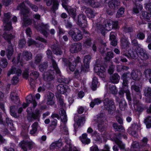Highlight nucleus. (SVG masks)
<instances>
[{"label": "nucleus", "instance_id": "14", "mask_svg": "<svg viewBox=\"0 0 151 151\" xmlns=\"http://www.w3.org/2000/svg\"><path fill=\"white\" fill-rule=\"evenodd\" d=\"M81 44L80 43H75L72 44L70 47V51L73 53H75L81 50Z\"/></svg>", "mask_w": 151, "mask_h": 151}, {"label": "nucleus", "instance_id": "57", "mask_svg": "<svg viewBox=\"0 0 151 151\" xmlns=\"http://www.w3.org/2000/svg\"><path fill=\"white\" fill-rule=\"evenodd\" d=\"M113 53L111 52H109L107 53L106 57L105 58V59L106 61H109L111 58L113 57Z\"/></svg>", "mask_w": 151, "mask_h": 151}, {"label": "nucleus", "instance_id": "61", "mask_svg": "<svg viewBox=\"0 0 151 151\" xmlns=\"http://www.w3.org/2000/svg\"><path fill=\"white\" fill-rule=\"evenodd\" d=\"M113 127L116 130L120 131V130L123 129V128L122 126H119L118 124L116 123H114L113 125Z\"/></svg>", "mask_w": 151, "mask_h": 151}, {"label": "nucleus", "instance_id": "51", "mask_svg": "<svg viewBox=\"0 0 151 151\" xmlns=\"http://www.w3.org/2000/svg\"><path fill=\"white\" fill-rule=\"evenodd\" d=\"M124 9L123 8H120L118 10L116 15V17L117 18L122 17L124 15Z\"/></svg>", "mask_w": 151, "mask_h": 151}, {"label": "nucleus", "instance_id": "5", "mask_svg": "<svg viewBox=\"0 0 151 151\" xmlns=\"http://www.w3.org/2000/svg\"><path fill=\"white\" fill-rule=\"evenodd\" d=\"M68 34L71 36L72 39L75 41H79L83 38L81 32L77 29L74 31L70 30Z\"/></svg>", "mask_w": 151, "mask_h": 151}, {"label": "nucleus", "instance_id": "23", "mask_svg": "<svg viewBox=\"0 0 151 151\" xmlns=\"http://www.w3.org/2000/svg\"><path fill=\"white\" fill-rule=\"evenodd\" d=\"M120 79V76L117 73H114L113 75L111 76L110 78L111 82L113 83H118Z\"/></svg>", "mask_w": 151, "mask_h": 151}, {"label": "nucleus", "instance_id": "18", "mask_svg": "<svg viewBox=\"0 0 151 151\" xmlns=\"http://www.w3.org/2000/svg\"><path fill=\"white\" fill-rule=\"evenodd\" d=\"M131 75L133 79L139 81L140 79V77L142 75V73L140 71L137 70H132Z\"/></svg>", "mask_w": 151, "mask_h": 151}, {"label": "nucleus", "instance_id": "41", "mask_svg": "<svg viewBox=\"0 0 151 151\" xmlns=\"http://www.w3.org/2000/svg\"><path fill=\"white\" fill-rule=\"evenodd\" d=\"M142 6L141 4H136L133 9V12L136 14L138 13L142 10Z\"/></svg>", "mask_w": 151, "mask_h": 151}, {"label": "nucleus", "instance_id": "52", "mask_svg": "<svg viewBox=\"0 0 151 151\" xmlns=\"http://www.w3.org/2000/svg\"><path fill=\"white\" fill-rule=\"evenodd\" d=\"M42 56L41 54H37L35 57V63L36 64H38L41 61Z\"/></svg>", "mask_w": 151, "mask_h": 151}, {"label": "nucleus", "instance_id": "22", "mask_svg": "<svg viewBox=\"0 0 151 151\" xmlns=\"http://www.w3.org/2000/svg\"><path fill=\"white\" fill-rule=\"evenodd\" d=\"M7 58L9 60L11 58V57L14 52V49L12 46L10 44L6 49Z\"/></svg>", "mask_w": 151, "mask_h": 151}, {"label": "nucleus", "instance_id": "35", "mask_svg": "<svg viewBox=\"0 0 151 151\" xmlns=\"http://www.w3.org/2000/svg\"><path fill=\"white\" fill-rule=\"evenodd\" d=\"M62 145V143L61 142L58 141L52 143L50 146L51 149L56 148L58 149Z\"/></svg>", "mask_w": 151, "mask_h": 151}, {"label": "nucleus", "instance_id": "16", "mask_svg": "<svg viewBox=\"0 0 151 151\" xmlns=\"http://www.w3.org/2000/svg\"><path fill=\"white\" fill-rule=\"evenodd\" d=\"M57 89L59 93L64 94L66 92L70 91V89L68 86L60 84L57 87Z\"/></svg>", "mask_w": 151, "mask_h": 151}, {"label": "nucleus", "instance_id": "4", "mask_svg": "<svg viewBox=\"0 0 151 151\" xmlns=\"http://www.w3.org/2000/svg\"><path fill=\"white\" fill-rule=\"evenodd\" d=\"M122 88L119 92V94L122 96L123 95L124 93H126L127 99L129 101H131L130 91L128 89V81L127 80H122Z\"/></svg>", "mask_w": 151, "mask_h": 151}, {"label": "nucleus", "instance_id": "47", "mask_svg": "<svg viewBox=\"0 0 151 151\" xmlns=\"http://www.w3.org/2000/svg\"><path fill=\"white\" fill-rule=\"evenodd\" d=\"M31 116L34 119H38L40 116L39 110H36L35 113H32Z\"/></svg>", "mask_w": 151, "mask_h": 151}, {"label": "nucleus", "instance_id": "28", "mask_svg": "<svg viewBox=\"0 0 151 151\" xmlns=\"http://www.w3.org/2000/svg\"><path fill=\"white\" fill-rule=\"evenodd\" d=\"M87 134L85 133L83 134L80 137V139L83 143L88 144L90 143V139L87 138Z\"/></svg>", "mask_w": 151, "mask_h": 151}, {"label": "nucleus", "instance_id": "6", "mask_svg": "<svg viewBox=\"0 0 151 151\" xmlns=\"http://www.w3.org/2000/svg\"><path fill=\"white\" fill-rule=\"evenodd\" d=\"M4 18L3 20L4 29L6 31H9L12 29L11 23L8 22L9 19L10 17V14L9 13L4 14Z\"/></svg>", "mask_w": 151, "mask_h": 151}, {"label": "nucleus", "instance_id": "15", "mask_svg": "<svg viewBox=\"0 0 151 151\" xmlns=\"http://www.w3.org/2000/svg\"><path fill=\"white\" fill-rule=\"evenodd\" d=\"M104 104L105 108L109 110H113L114 109V105L113 100H110L108 99H105L104 100Z\"/></svg>", "mask_w": 151, "mask_h": 151}, {"label": "nucleus", "instance_id": "7", "mask_svg": "<svg viewBox=\"0 0 151 151\" xmlns=\"http://www.w3.org/2000/svg\"><path fill=\"white\" fill-rule=\"evenodd\" d=\"M95 72L101 78H104L106 74L105 67L100 65H96L94 68Z\"/></svg>", "mask_w": 151, "mask_h": 151}, {"label": "nucleus", "instance_id": "46", "mask_svg": "<svg viewBox=\"0 0 151 151\" xmlns=\"http://www.w3.org/2000/svg\"><path fill=\"white\" fill-rule=\"evenodd\" d=\"M101 100L97 98L95 99L93 101H92L90 104V106L91 107H93L95 105H98L101 103Z\"/></svg>", "mask_w": 151, "mask_h": 151}, {"label": "nucleus", "instance_id": "36", "mask_svg": "<svg viewBox=\"0 0 151 151\" xmlns=\"http://www.w3.org/2000/svg\"><path fill=\"white\" fill-rule=\"evenodd\" d=\"M129 43L126 39L122 38L121 40V46L123 49H125L129 46Z\"/></svg>", "mask_w": 151, "mask_h": 151}, {"label": "nucleus", "instance_id": "29", "mask_svg": "<svg viewBox=\"0 0 151 151\" xmlns=\"http://www.w3.org/2000/svg\"><path fill=\"white\" fill-rule=\"evenodd\" d=\"M114 32H111L110 33L109 38L111 42V44L113 46H116L117 43V40L116 39L114 35Z\"/></svg>", "mask_w": 151, "mask_h": 151}, {"label": "nucleus", "instance_id": "26", "mask_svg": "<svg viewBox=\"0 0 151 151\" xmlns=\"http://www.w3.org/2000/svg\"><path fill=\"white\" fill-rule=\"evenodd\" d=\"M27 103H32L34 106V107H35L37 105V103L34 99H33L32 96V94H30L26 98Z\"/></svg>", "mask_w": 151, "mask_h": 151}, {"label": "nucleus", "instance_id": "63", "mask_svg": "<svg viewBox=\"0 0 151 151\" xmlns=\"http://www.w3.org/2000/svg\"><path fill=\"white\" fill-rule=\"evenodd\" d=\"M58 1L57 0H54L52 8L54 10L57 9L58 8Z\"/></svg>", "mask_w": 151, "mask_h": 151}, {"label": "nucleus", "instance_id": "37", "mask_svg": "<svg viewBox=\"0 0 151 151\" xmlns=\"http://www.w3.org/2000/svg\"><path fill=\"white\" fill-rule=\"evenodd\" d=\"M60 129L62 133L66 135L68 134V129L65 125V124H61L60 126Z\"/></svg>", "mask_w": 151, "mask_h": 151}, {"label": "nucleus", "instance_id": "59", "mask_svg": "<svg viewBox=\"0 0 151 151\" xmlns=\"http://www.w3.org/2000/svg\"><path fill=\"white\" fill-rule=\"evenodd\" d=\"M144 74L146 78H149L151 76V69L146 70L144 72Z\"/></svg>", "mask_w": 151, "mask_h": 151}, {"label": "nucleus", "instance_id": "25", "mask_svg": "<svg viewBox=\"0 0 151 151\" xmlns=\"http://www.w3.org/2000/svg\"><path fill=\"white\" fill-rule=\"evenodd\" d=\"M82 9H86L85 12L89 18H91L94 17V12L91 9L86 8V6H84L82 7Z\"/></svg>", "mask_w": 151, "mask_h": 151}, {"label": "nucleus", "instance_id": "12", "mask_svg": "<svg viewBox=\"0 0 151 151\" xmlns=\"http://www.w3.org/2000/svg\"><path fill=\"white\" fill-rule=\"evenodd\" d=\"M62 5L66 10H67L69 13L71 15L73 18H74L76 16V9L75 8L69 9V10H68L67 4L68 0H62Z\"/></svg>", "mask_w": 151, "mask_h": 151}, {"label": "nucleus", "instance_id": "56", "mask_svg": "<svg viewBox=\"0 0 151 151\" xmlns=\"http://www.w3.org/2000/svg\"><path fill=\"white\" fill-rule=\"evenodd\" d=\"M139 146V144L136 142H133L131 147V151H136V149Z\"/></svg>", "mask_w": 151, "mask_h": 151}, {"label": "nucleus", "instance_id": "60", "mask_svg": "<svg viewBox=\"0 0 151 151\" xmlns=\"http://www.w3.org/2000/svg\"><path fill=\"white\" fill-rule=\"evenodd\" d=\"M69 59H70V60L72 61V62L76 63V64L77 63L79 62L81 60L80 58L78 56L77 57L76 59H75L73 57H71Z\"/></svg>", "mask_w": 151, "mask_h": 151}, {"label": "nucleus", "instance_id": "17", "mask_svg": "<svg viewBox=\"0 0 151 151\" xmlns=\"http://www.w3.org/2000/svg\"><path fill=\"white\" fill-rule=\"evenodd\" d=\"M138 52L139 53L140 58L142 60H146L149 58L146 51L143 49L139 47L137 48Z\"/></svg>", "mask_w": 151, "mask_h": 151}, {"label": "nucleus", "instance_id": "10", "mask_svg": "<svg viewBox=\"0 0 151 151\" xmlns=\"http://www.w3.org/2000/svg\"><path fill=\"white\" fill-rule=\"evenodd\" d=\"M91 59V57L89 55H87L84 57L83 60V65L81 68V71L86 72L88 71Z\"/></svg>", "mask_w": 151, "mask_h": 151}, {"label": "nucleus", "instance_id": "3", "mask_svg": "<svg viewBox=\"0 0 151 151\" xmlns=\"http://www.w3.org/2000/svg\"><path fill=\"white\" fill-rule=\"evenodd\" d=\"M25 3L27 4L34 11L36 12L38 10V7L35 5L32 4L30 3L28 0H25L24 2L20 4L17 7L18 10H21L22 12L25 11L28 14L29 12L28 9L24 5V3Z\"/></svg>", "mask_w": 151, "mask_h": 151}, {"label": "nucleus", "instance_id": "38", "mask_svg": "<svg viewBox=\"0 0 151 151\" xmlns=\"http://www.w3.org/2000/svg\"><path fill=\"white\" fill-rule=\"evenodd\" d=\"M142 16L147 21H151V12L147 13L144 12L142 13Z\"/></svg>", "mask_w": 151, "mask_h": 151}, {"label": "nucleus", "instance_id": "49", "mask_svg": "<svg viewBox=\"0 0 151 151\" xmlns=\"http://www.w3.org/2000/svg\"><path fill=\"white\" fill-rule=\"evenodd\" d=\"M8 64L6 59L4 58L1 59L0 61V66L2 68H5L6 67Z\"/></svg>", "mask_w": 151, "mask_h": 151}, {"label": "nucleus", "instance_id": "50", "mask_svg": "<svg viewBox=\"0 0 151 151\" xmlns=\"http://www.w3.org/2000/svg\"><path fill=\"white\" fill-rule=\"evenodd\" d=\"M144 121L146 125L147 128H150L151 127V117H147L145 119Z\"/></svg>", "mask_w": 151, "mask_h": 151}, {"label": "nucleus", "instance_id": "9", "mask_svg": "<svg viewBox=\"0 0 151 151\" xmlns=\"http://www.w3.org/2000/svg\"><path fill=\"white\" fill-rule=\"evenodd\" d=\"M22 57L23 59H20V55H19L17 57L18 63H19L22 66V63H23V60H24L26 61L29 60L32 58V55L30 52L24 51L23 53Z\"/></svg>", "mask_w": 151, "mask_h": 151}, {"label": "nucleus", "instance_id": "44", "mask_svg": "<svg viewBox=\"0 0 151 151\" xmlns=\"http://www.w3.org/2000/svg\"><path fill=\"white\" fill-rule=\"evenodd\" d=\"M69 62L68 66L69 69L70 71H73L75 68L76 63L72 62V61L70 60V59H69Z\"/></svg>", "mask_w": 151, "mask_h": 151}, {"label": "nucleus", "instance_id": "21", "mask_svg": "<svg viewBox=\"0 0 151 151\" xmlns=\"http://www.w3.org/2000/svg\"><path fill=\"white\" fill-rule=\"evenodd\" d=\"M120 4V1L116 0H112L109 3V6L111 9H115L118 6H119Z\"/></svg>", "mask_w": 151, "mask_h": 151}, {"label": "nucleus", "instance_id": "45", "mask_svg": "<svg viewBox=\"0 0 151 151\" xmlns=\"http://www.w3.org/2000/svg\"><path fill=\"white\" fill-rule=\"evenodd\" d=\"M140 127L139 124H138L135 123L133 124L130 127L131 130L134 132V133L135 132L139 129Z\"/></svg>", "mask_w": 151, "mask_h": 151}, {"label": "nucleus", "instance_id": "11", "mask_svg": "<svg viewBox=\"0 0 151 151\" xmlns=\"http://www.w3.org/2000/svg\"><path fill=\"white\" fill-rule=\"evenodd\" d=\"M86 22V16L82 14H80L77 21V24L82 27L84 28L87 26Z\"/></svg>", "mask_w": 151, "mask_h": 151}, {"label": "nucleus", "instance_id": "30", "mask_svg": "<svg viewBox=\"0 0 151 151\" xmlns=\"http://www.w3.org/2000/svg\"><path fill=\"white\" fill-rule=\"evenodd\" d=\"M86 3L89 4L93 7H98L100 6V4L96 1L92 0H83Z\"/></svg>", "mask_w": 151, "mask_h": 151}, {"label": "nucleus", "instance_id": "20", "mask_svg": "<svg viewBox=\"0 0 151 151\" xmlns=\"http://www.w3.org/2000/svg\"><path fill=\"white\" fill-rule=\"evenodd\" d=\"M49 26L48 24L45 25L43 24H42L40 26H39L37 28V29L38 30L42 33L45 36H47V32L46 29Z\"/></svg>", "mask_w": 151, "mask_h": 151}, {"label": "nucleus", "instance_id": "1", "mask_svg": "<svg viewBox=\"0 0 151 151\" xmlns=\"http://www.w3.org/2000/svg\"><path fill=\"white\" fill-rule=\"evenodd\" d=\"M47 55L49 58H50V63L52 66L50 67L48 71L45 73L43 74V78L46 81H49L53 80L54 78L55 72L57 74L59 73L60 70L58 67L57 64L52 57V53L50 50L47 51Z\"/></svg>", "mask_w": 151, "mask_h": 151}, {"label": "nucleus", "instance_id": "24", "mask_svg": "<svg viewBox=\"0 0 151 151\" xmlns=\"http://www.w3.org/2000/svg\"><path fill=\"white\" fill-rule=\"evenodd\" d=\"M62 151H80L74 146L70 144H67L62 150Z\"/></svg>", "mask_w": 151, "mask_h": 151}, {"label": "nucleus", "instance_id": "40", "mask_svg": "<svg viewBox=\"0 0 151 151\" xmlns=\"http://www.w3.org/2000/svg\"><path fill=\"white\" fill-rule=\"evenodd\" d=\"M119 106L121 110H124L126 107L127 104L124 100L122 99L119 102Z\"/></svg>", "mask_w": 151, "mask_h": 151}, {"label": "nucleus", "instance_id": "54", "mask_svg": "<svg viewBox=\"0 0 151 151\" xmlns=\"http://www.w3.org/2000/svg\"><path fill=\"white\" fill-rule=\"evenodd\" d=\"M117 90L116 86L113 85H110L109 87V92L113 94L117 93Z\"/></svg>", "mask_w": 151, "mask_h": 151}, {"label": "nucleus", "instance_id": "32", "mask_svg": "<svg viewBox=\"0 0 151 151\" xmlns=\"http://www.w3.org/2000/svg\"><path fill=\"white\" fill-rule=\"evenodd\" d=\"M54 94L52 93H50L47 95V102L48 104L51 105L54 104V101L53 100Z\"/></svg>", "mask_w": 151, "mask_h": 151}, {"label": "nucleus", "instance_id": "2", "mask_svg": "<svg viewBox=\"0 0 151 151\" xmlns=\"http://www.w3.org/2000/svg\"><path fill=\"white\" fill-rule=\"evenodd\" d=\"M113 21L110 19H106L104 21L103 25H99L97 27V31L100 32L103 35H104L105 31H110L112 29V26Z\"/></svg>", "mask_w": 151, "mask_h": 151}, {"label": "nucleus", "instance_id": "62", "mask_svg": "<svg viewBox=\"0 0 151 151\" xmlns=\"http://www.w3.org/2000/svg\"><path fill=\"white\" fill-rule=\"evenodd\" d=\"M123 31L126 33L131 32L132 30V28L126 25L123 28Z\"/></svg>", "mask_w": 151, "mask_h": 151}, {"label": "nucleus", "instance_id": "53", "mask_svg": "<svg viewBox=\"0 0 151 151\" xmlns=\"http://www.w3.org/2000/svg\"><path fill=\"white\" fill-rule=\"evenodd\" d=\"M144 93L145 96L150 97L151 96V88L146 87L144 91Z\"/></svg>", "mask_w": 151, "mask_h": 151}, {"label": "nucleus", "instance_id": "58", "mask_svg": "<svg viewBox=\"0 0 151 151\" xmlns=\"http://www.w3.org/2000/svg\"><path fill=\"white\" fill-rule=\"evenodd\" d=\"M53 53L56 55H61L63 53V51L61 49L58 47H57L53 50Z\"/></svg>", "mask_w": 151, "mask_h": 151}, {"label": "nucleus", "instance_id": "55", "mask_svg": "<svg viewBox=\"0 0 151 151\" xmlns=\"http://www.w3.org/2000/svg\"><path fill=\"white\" fill-rule=\"evenodd\" d=\"M47 67V63H44L39 65V67L40 71L43 72L46 70Z\"/></svg>", "mask_w": 151, "mask_h": 151}, {"label": "nucleus", "instance_id": "13", "mask_svg": "<svg viewBox=\"0 0 151 151\" xmlns=\"http://www.w3.org/2000/svg\"><path fill=\"white\" fill-rule=\"evenodd\" d=\"M22 13L23 17V19L21 21L22 26L23 27H25L30 25L32 23L31 20L27 16L26 14H25L24 12H22Z\"/></svg>", "mask_w": 151, "mask_h": 151}, {"label": "nucleus", "instance_id": "39", "mask_svg": "<svg viewBox=\"0 0 151 151\" xmlns=\"http://www.w3.org/2000/svg\"><path fill=\"white\" fill-rule=\"evenodd\" d=\"M3 37L8 42H9L10 40L14 37V36L12 34H7L6 32L4 33Z\"/></svg>", "mask_w": 151, "mask_h": 151}, {"label": "nucleus", "instance_id": "43", "mask_svg": "<svg viewBox=\"0 0 151 151\" xmlns=\"http://www.w3.org/2000/svg\"><path fill=\"white\" fill-rule=\"evenodd\" d=\"M102 119V118L100 117H99V116L97 117V119H95V120L98 122V123H99L98 127L99 129H102V128H103L104 127V123L101 122Z\"/></svg>", "mask_w": 151, "mask_h": 151}, {"label": "nucleus", "instance_id": "33", "mask_svg": "<svg viewBox=\"0 0 151 151\" xmlns=\"http://www.w3.org/2000/svg\"><path fill=\"white\" fill-rule=\"evenodd\" d=\"M136 49H132L130 50L128 52V54L129 56L133 59H136L138 57V54L135 51Z\"/></svg>", "mask_w": 151, "mask_h": 151}, {"label": "nucleus", "instance_id": "27", "mask_svg": "<svg viewBox=\"0 0 151 151\" xmlns=\"http://www.w3.org/2000/svg\"><path fill=\"white\" fill-rule=\"evenodd\" d=\"M10 99L14 103L17 104L19 102V100L17 94L14 92H12L10 95Z\"/></svg>", "mask_w": 151, "mask_h": 151}, {"label": "nucleus", "instance_id": "42", "mask_svg": "<svg viewBox=\"0 0 151 151\" xmlns=\"http://www.w3.org/2000/svg\"><path fill=\"white\" fill-rule=\"evenodd\" d=\"M97 78L94 77L93 78L92 83V88L93 90H95L98 84Z\"/></svg>", "mask_w": 151, "mask_h": 151}, {"label": "nucleus", "instance_id": "8", "mask_svg": "<svg viewBox=\"0 0 151 151\" xmlns=\"http://www.w3.org/2000/svg\"><path fill=\"white\" fill-rule=\"evenodd\" d=\"M19 145L23 151H27V147H28L29 149H31L35 145L32 142L23 140L20 142Z\"/></svg>", "mask_w": 151, "mask_h": 151}, {"label": "nucleus", "instance_id": "48", "mask_svg": "<svg viewBox=\"0 0 151 151\" xmlns=\"http://www.w3.org/2000/svg\"><path fill=\"white\" fill-rule=\"evenodd\" d=\"M17 108V106H12L10 107V110L11 114L14 117L17 116V114L15 113V111Z\"/></svg>", "mask_w": 151, "mask_h": 151}, {"label": "nucleus", "instance_id": "64", "mask_svg": "<svg viewBox=\"0 0 151 151\" xmlns=\"http://www.w3.org/2000/svg\"><path fill=\"white\" fill-rule=\"evenodd\" d=\"M91 44V40H88L84 42L83 46L86 48H89L90 47Z\"/></svg>", "mask_w": 151, "mask_h": 151}, {"label": "nucleus", "instance_id": "19", "mask_svg": "<svg viewBox=\"0 0 151 151\" xmlns=\"http://www.w3.org/2000/svg\"><path fill=\"white\" fill-rule=\"evenodd\" d=\"M22 71L19 69H17L14 67H12L9 70L7 73V76H9L11 74L16 73L18 75H21Z\"/></svg>", "mask_w": 151, "mask_h": 151}, {"label": "nucleus", "instance_id": "34", "mask_svg": "<svg viewBox=\"0 0 151 151\" xmlns=\"http://www.w3.org/2000/svg\"><path fill=\"white\" fill-rule=\"evenodd\" d=\"M114 141L115 143L119 146L120 149L124 150L125 149V145L118 138H116L114 139Z\"/></svg>", "mask_w": 151, "mask_h": 151}, {"label": "nucleus", "instance_id": "31", "mask_svg": "<svg viewBox=\"0 0 151 151\" xmlns=\"http://www.w3.org/2000/svg\"><path fill=\"white\" fill-rule=\"evenodd\" d=\"M134 103L135 104L134 107L137 108V111L139 112L142 111H143V105L140 104L139 101L137 100H134Z\"/></svg>", "mask_w": 151, "mask_h": 151}]
</instances>
